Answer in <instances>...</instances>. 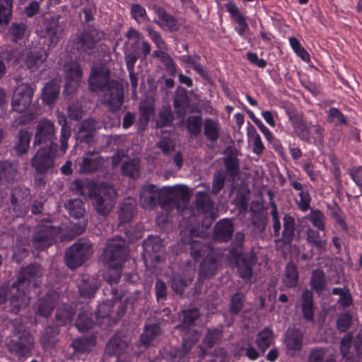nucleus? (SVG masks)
<instances>
[{"instance_id":"46","label":"nucleus","mask_w":362,"mask_h":362,"mask_svg":"<svg viewBox=\"0 0 362 362\" xmlns=\"http://www.w3.org/2000/svg\"><path fill=\"white\" fill-rule=\"evenodd\" d=\"M204 134L209 139L216 140L219 134V128L216 121L208 119L204 122Z\"/></svg>"},{"instance_id":"10","label":"nucleus","mask_w":362,"mask_h":362,"mask_svg":"<svg viewBox=\"0 0 362 362\" xmlns=\"http://www.w3.org/2000/svg\"><path fill=\"white\" fill-rule=\"evenodd\" d=\"M33 90L27 84H21L15 90L12 99V107L16 112L23 113L29 107Z\"/></svg>"},{"instance_id":"6","label":"nucleus","mask_w":362,"mask_h":362,"mask_svg":"<svg viewBox=\"0 0 362 362\" xmlns=\"http://www.w3.org/2000/svg\"><path fill=\"white\" fill-rule=\"evenodd\" d=\"M98 190V194H90L93 204L98 213L106 214L111 211L114 206L116 192L112 187L107 185H100Z\"/></svg>"},{"instance_id":"43","label":"nucleus","mask_w":362,"mask_h":362,"mask_svg":"<svg viewBox=\"0 0 362 362\" xmlns=\"http://www.w3.org/2000/svg\"><path fill=\"white\" fill-rule=\"evenodd\" d=\"M97 128L98 125L94 119H86L81 125L78 132V137L81 139L85 140L89 136H91Z\"/></svg>"},{"instance_id":"26","label":"nucleus","mask_w":362,"mask_h":362,"mask_svg":"<svg viewBox=\"0 0 362 362\" xmlns=\"http://www.w3.org/2000/svg\"><path fill=\"white\" fill-rule=\"evenodd\" d=\"M95 344L93 337H83L72 340L70 347L75 354H84L88 352Z\"/></svg>"},{"instance_id":"37","label":"nucleus","mask_w":362,"mask_h":362,"mask_svg":"<svg viewBox=\"0 0 362 362\" xmlns=\"http://www.w3.org/2000/svg\"><path fill=\"white\" fill-rule=\"evenodd\" d=\"M95 321L88 313H81L76 320L75 327L79 332H86L93 327Z\"/></svg>"},{"instance_id":"63","label":"nucleus","mask_w":362,"mask_h":362,"mask_svg":"<svg viewBox=\"0 0 362 362\" xmlns=\"http://www.w3.org/2000/svg\"><path fill=\"white\" fill-rule=\"evenodd\" d=\"M107 249H123L129 247L127 243L120 237H115L107 243Z\"/></svg>"},{"instance_id":"24","label":"nucleus","mask_w":362,"mask_h":362,"mask_svg":"<svg viewBox=\"0 0 362 362\" xmlns=\"http://www.w3.org/2000/svg\"><path fill=\"white\" fill-rule=\"evenodd\" d=\"M233 231V224L230 220H221L216 226L214 238L218 241H226L231 236Z\"/></svg>"},{"instance_id":"33","label":"nucleus","mask_w":362,"mask_h":362,"mask_svg":"<svg viewBox=\"0 0 362 362\" xmlns=\"http://www.w3.org/2000/svg\"><path fill=\"white\" fill-rule=\"evenodd\" d=\"M247 136L249 143L252 144L253 152L257 155L261 154L264 148V146L256 129L250 123H248L247 128Z\"/></svg>"},{"instance_id":"1","label":"nucleus","mask_w":362,"mask_h":362,"mask_svg":"<svg viewBox=\"0 0 362 362\" xmlns=\"http://www.w3.org/2000/svg\"><path fill=\"white\" fill-rule=\"evenodd\" d=\"M42 276L40 265L29 264L22 267L17 280L11 286L7 284L0 286V307L9 299L11 313L18 314L29 303L28 293L31 288L40 286Z\"/></svg>"},{"instance_id":"5","label":"nucleus","mask_w":362,"mask_h":362,"mask_svg":"<svg viewBox=\"0 0 362 362\" xmlns=\"http://www.w3.org/2000/svg\"><path fill=\"white\" fill-rule=\"evenodd\" d=\"M228 262L237 269L240 278L245 281L250 280L253 275L252 267L257 264V257L255 250L247 254H243V250H229Z\"/></svg>"},{"instance_id":"19","label":"nucleus","mask_w":362,"mask_h":362,"mask_svg":"<svg viewBox=\"0 0 362 362\" xmlns=\"http://www.w3.org/2000/svg\"><path fill=\"white\" fill-rule=\"evenodd\" d=\"M301 311L305 322H314L315 305L313 294L311 291L306 289L301 294Z\"/></svg>"},{"instance_id":"20","label":"nucleus","mask_w":362,"mask_h":362,"mask_svg":"<svg viewBox=\"0 0 362 362\" xmlns=\"http://www.w3.org/2000/svg\"><path fill=\"white\" fill-rule=\"evenodd\" d=\"M127 158H126L124 153L123 151H119L112 157V165L117 166L120 161H122V172L124 174L132 177L139 170V160L137 159H132L127 162Z\"/></svg>"},{"instance_id":"2","label":"nucleus","mask_w":362,"mask_h":362,"mask_svg":"<svg viewBox=\"0 0 362 362\" xmlns=\"http://www.w3.org/2000/svg\"><path fill=\"white\" fill-rule=\"evenodd\" d=\"M129 250H103L100 255V260L107 267L103 273L104 280L110 285L111 300H121L123 293L113 284L119 283L121 279L122 269L124 263L129 257Z\"/></svg>"},{"instance_id":"9","label":"nucleus","mask_w":362,"mask_h":362,"mask_svg":"<svg viewBox=\"0 0 362 362\" xmlns=\"http://www.w3.org/2000/svg\"><path fill=\"white\" fill-rule=\"evenodd\" d=\"M33 347V339L31 334L26 331L13 334L8 344L9 350L15 352L19 356L28 355Z\"/></svg>"},{"instance_id":"53","label":"nucleus","mask_w":362,"mask_h":362,"mask_svg":"<svg viewBox=\"0 0 362 362\" xmlns=\"http://www.w3.org/2000/svg\"><path fill=\"white\" fill-rule=\"evenodd\" d=\"M353 334L351 332L346 333L341 339L340 352L343 358H345L349 354Z\"/></svg>"},{"instance_id":"38","label":"nucleus","mask_w":362,"mask_h":362,"mask_svg":"<svg viewBox=\"0 0 362 362\" xmlns=\"http://www.w3.org/2000/svg\"><path fill=\"white\" fill-rule=\"evenodd\" d=\"M190 283V278L180 274H175L171 279V288L176 293L181 294Z\"/></svg>"},{"instance_id":"15","label":"nucleus","mask_w":362,"mask_h":362,"mask_svg":"<svg viewBox=\"0 0 362 362\" xmlns=\"http://www.w3.org/2000/svg\"><path fill=\"white\" fill-rule=\"evenodd\" d=\"M92 250H66L64 259L66 266L75 269L86 262L92 255Z\"/></svg>"},{"instance_id":"47","label":"nucleus","mask_w":362,"mask_h":362,"mask_svg":"<svg viewBox=\"0 0 362 362\" xmlns=\"http://www.w3.org/2000/svg\"><path fill=\"white\" fill-rule=\"evenodd\" d=\"M294 232V220L291 216H285L284 218V241L288 243L291 240Z\"/></svg>"},{"instance_id":"34","label":"nucleus","mask_w":362,"mask_h":362,"mask_svg":"<svg viewBox=\"0 0 362 362\" xmlns=\"http://www.w3.org/2000/svg\"><path fill=\"white\" fill-rule=\"evenodd\" d=\"M227 11L230 14L231 17L238 23L240 29L238 33L243 34L247 28V25L245 20L244 16L242 15L238 6L232 1L228 2L226 4Z\"/></svg>"},{"instance_id":"42","label":"nucleus","mask_w":362,"mask_h":362,"mask_svg":"<svg viewBox=\"0 0 362 362\" xmlns=\"http://www.w3.org/2000/svg\"><path fill=\"white\" fill-rule=\"evenodd\" d=\"M310 285L316 293L320 294L325 287V274L322 271H314L312 274Z\"/></svg>"},{"instance_id":"48","label":"nucleus","mask_w":362,"mask_h":362,"mask_svg":"<svg viewBox=\"0 0 362 362\" xmlns=\"http://www.w3.org/2000/svg\"><path fill=\"white\" fill-rule=\"evenodd\" d=\"M289 43L294 52L304 62H308L310 61V57L306 50L301 47L299 41L295 37H291L289 39Z\"/></svg>"},{"instance_id":"7","label":"nucleus","mask_w":362,"mask_h":362,"mask_svg":"<svg viewBox=\"0 0 362 362\" xmlns=\"http://www.w3.org/2000/svg\"><path fill=\"white\" fill-rule=\"evenodd\" d=\"M296 134L303 140L309 142L320 143L322 140V130L317 127H310L301 117L289 116Z\"/></svg>"},{"instance_id":"4","label":"nucleus","mask_w":362,"mask_h":362,"mask_svg":"<svg viewBox=\"0 0 362 362\" xmlns=\"http://www.w3.org/2000/svg\"><path fill=\"white\" fill-rule=\"evenodd\" d=\"M182 320L176 325L175 328L185 332L182 337V347L185 353L188 352L199 339V333L192 329L196 320L199 317L200 313L197 308H192L182 310Z\"/></svg>"},{"instance_id":"44","label":"nucleus","mask_w":362,"mask_h":362,"mask_svg":"<svg viewBox=\"0 0 362 362\" xmlns=\"http://www.w3.org/2000/svg\"><path fill=\"white\" fill-rule=\"evenodd\" d=\"M66 207L71 216L76 218L82 217L84 214L85 209L82 201L78 199L70 200L66 204Z\"/></svg>"},{"instance_id":"23","label":"nucleus","mask_w":362,"mask_h":362,"mask_svg":"<svg viewBox=\"0 0 362 362\" xmlns=\"http://www.w3.org/2000/svg\"><path fill=\"white\" fill-rule=\"evenodd\" d=\"M128 349V344L122 338L114 336L107 342L105 351L107 354L119 357Z\"/></svg>"},{"instance_id":"54","label":"nucleus","mask_w":362,"mask_h":362,"mask_svg":"<svg viewBox=\"0 0 362 362\" xmlns=\"http://www.w3.org/2000/svg\"><path fill=\"white\" fill-rule=\"evenodd\" d=\"M308 218L319 230L324 229V216L320 211H312L308 214Z\"/></svg>"},{"instance_id":"29","label":"nucleus","mask_w":362,"mask_h":362,"mask_svg":"<svg viewBox=\"0 0 362 362\" xmlns=\"http://www.w3.org/2000/svg\"><path fill=\"white\" fill-rule=\"evenodd\" d=\"M59 93V83L57 81H50L43 88L42 100L46 104L51 105L57 100Z\"/></svg>"},{"instance_id":"58","label":"nucleus","mask_w":362,"mask_h":362,"mask_svg":"<svg viewBox=\"0 0 362 362\" xmlns=\"http://www.w3.org/2000/svg\"><path fill=\"white\" fill-rule=\"evenodd\" d=\"M299 199L297 200V203L298 207L300 210L305 211L309 209L310 202V197L308 192L301 190L298 193Z\"/></svg>"},{"instance_id":"32","label":"nucleus","mask_w":362,"mask_h":362,"mask_svg":"<svg viewBox=\"0 0 362 362\" xmlns=\"http://www.w3.org/2000/svg\"><path fill=\"white\" fill-rule=\"evenodd\" d=\"M298 272L296 264L290 261L285 269L284 284L288 288H295L298 282Z\"/></svg>"},{"instance_id":"55","label":"nucleus","mask_w":362,"mask_h":362,"mask_svg":"<svg viewBox=\"0 0 362 362\" xmlns=\"http://www.w3.org/2000/svg\"><path fill=\"white\" fill-rule=\"evenodd\" d=\"M325 350L319 347L312 349L309 353L308 362H325Z\"/></svg>"},{"instance_id":"45","label":"nucleus","mask_w":362,"mask_h":362,"mask_svg":"<svg viewBox=\"0 0 362 362\" xmlns=\"http://www.w3.org/2000/svg\"><path fill=\"white\" fill-rule=\"evenodd\" d=\"M115 308V305H112V303H103L99 304L98 306V309L95 311V317L97 320L100 318H107L110 320H112L113 317V309Z\"/></svg>"},{"instance_id":"31","label":"nucleus","mask_w":362,"mask_h":362,"mask_svg":"<svg viewBox=\"0 0 362 362\" xmlns=\"http://www.w3.org/2000/svg\"><path fill=\"white\" fill-rule=\"evenodd\" d=\"M274 339L272 330L269 327H264L260 331L256 338V344L264 353L272 344Z\"/></svg>"},{"instance_id":"11","label":"nucleus","mask_w":362,"mask_h":362,"mask_svg":"<svg viewBox=\"0 0 362 362\" xmlns=\"http://www.w3.org/2000/svg\"><path fill=\"white\" fill-rule=\"evenodd\" d=\"M304 339V333L296 327H289L284 334V345L285 346L286 353L291 355H295L303 349Z\"/></svg>"},{"instance_id":"61","label":"nucleus","mask_w":362,"mask_h":362,"mask_svg":"<svg viewBox=\"0 0 362 362\" xmlns=\"http://www.w3.org/2000/svg\"><path fill=\"white\" fill-rule=\"evenodd\" d=\"M25 25L21 24H13L10 29V33L13 36V40L17 41L23 37L25 33Z\"/></svg>"},{"instance_id":"60","label":"nucleus","mask_w":362,"mask_h":362,"mask_svg":"<svg viewBox=\"0 0 362 362\" xmlns=\"http://www.w3.org/2000/svg\"><path fill=\"white\" fill-rule=\"evenodd\" d=\"M328 118L329 122L337 124H341L346 122L343 115L336 108H331L329 110Z\"/></svg>"},{"instance_id":"41","label":"nucleus","mask_w":362,"mask_h":362,"mask_svg":"<svg viewBox=\"0 0 362 362\" xmlns=\"http://www.w3.org/2000/svg\"><path fill=\"white\" fill-rule=\"evenodd\" d=\"M58 120L62 126L61 131V155H63L68 147L67 141L71 135V128L66 125V119L64 115H59Z\"/></svg>"},{"instance_id":"13","label":"nucleus","mask_w":362,"mask_h":362,"mask_svg":"<svg viewBox=\"0 0 362 362\" xmlns=\"http://www.w3.org/2000/svg\"><path fill=\"white\" fill-rule=\"evenodd\" d=\"M53 148L52 146L49 149L42 148L37 151L33 158V165L39 173H44L54 165Z\"/></svg>"},{"instance_id":"27","label":"nucleus","mask_w":362,"mask_h":362,"mask_svg":"<svg viewBox=\"0 0 362 362\" xmlns=\"http://www.w3.org/2000/svg\"><path fill=\"white\" fill-rule=\"evenodd\" d=\"M59 329L57 327L47 326L42 334L40 341L43 348H52L58 341Z\"/></svg>"},{"instance_id":"51","label":"nucleus","mask_w":362,"mask_h":362,"mask_svg":"<svg viewBox=\"0 0 362 362\" xmlns=\"http://www.w3.org/2000/svg\"><path fill=\"white\" fill-rule=\"evenodd\" d=\"M12 0H1L0 4V23H6L11 14Z\"/></svg>"},{"instance_id":"21","label":"nucleus","mask_w":362,"mask_h":362,"mask_svg":"<svg viewBox=\"0 0 362 362\" xmlns=\"http://www.w3.org/2000/svg\"><path fill=\"white\" fill-rule=\"evenodd\" d=\"M55 130L53 124L49 120H42L37 126L35 144H41L47 141H50Z\"/></svg>"},{"instance_id":"8","label":"nucleus","mask_w":362,"mask_h":362,"mask_svg":"<svg viewBox=\"0 0 362 362\" xmlns=\"http://www.w3.org/2000/svg\"><path fill=\"white\" fill-rule=\"evenodd\" d=\"M216 251L209 250L201 262L198 272L199 280L211 279L216 274L222 262V255L218 254Z\"/></svg>"},{"instance_id":"35","label":"nucleus","mask_w":362,"mask_h":362,"mask_svg":"<svg viewBox=\"0 0 362 362\" xmlns=\"http://www.w3.org/2000/svg\"><path fill=\"white\" fill-rule=\"evenodd\" d=\"M156 21L163 30H175L177 28L174 18L161 9L158 11V18Z\"/></svg>"},{"instance_id":"22","label":"nucleus","mask_w":362,"mask_h":362,"mask_svg":"<svg viewBox=\"0 0 362 362\" xmlns=\"http://www.w3.org/2000/svg\"><path fill=\"white\" fill-rule=\"evenodd\" d=\"M160 334V327L158 324L153 323L146 325L144 332L139 337V343L145 347L150 346Z\"/></svg>"},{"instance_id":"52","label":"nucleus","mask_w":362,"mask_h":362,"mask_svg":"<svg viewBox=\"0 0 362 362\" xmlns=\"http://www.w3.org/2000/svg\"><path fill=\"white\" fill-rule=\"evenodd\" d=\"M155 294L158 303H163L167 299V286L164 281L157 279L155 284Z\"/></svg>"},{"instance_id":"56","label":"nucleus","mask_w":362,"mask_h":362,"mask_svg":"<svg viewBox=\"0 0 362 362\" xmlns=\"http://www.w3.org/2000/svg\"><path fill=\"white\" fill-rule=\"evenodd\" d=\"M45 25L46 27V30H37L38 35L42 37H49L52 43L57 42L59 37L56 33L54 23H52L50 26H48L46 23H45Z\"/></svg>"},{"instance_id":"62","label":"nucleus","mask_w":362,"mask_h":362,"mask_svg":"<svg viewBox=\"0 0 362 362\" xmlns=\"http://www.w3.org/2000/svg\"><path fill=\"white\" fill-rule=\"evenodd\" d=\"M240 350L244 352V354L251 361L257 359L260 356L258 351L250 344H247L245 346H243Z\"/></svg>"},{"instance_id":"30","label":"nucleus","mask_w":362,"mask_h":362,"mask_svg":"<svg viewBox=\"0 0 362 362\" xmlns=\"http://www.w3.org/2000/svg\"><path fill=\"white\" fill-rule=\"evenodd\" d=\"M100 165V159L98 154L90 153L79 163L80 170L83 173H90L95 170Z\"/></svg>"},{"instance_id":"64","label":"nucleus","mask_w":362,"mask_h":362,"mask_svg":"<svg viewBox=\"0 0 362 362\" xmlns=\"http://www.w3.org/2000/svg\"><path fill=\"white\" fill-rule=\"evenodd\" d=\"M146 248L160 249L164 247L161 239L157 236H151L144 241Z\"/></svg>"},{"instance_id":"59","label":"nucleus","mask_w":362,"mask_h":362,"mask_svg":"<svg viewBox=\"0 0 362 362\" xmlns=\"http://www.w3.org/2000/svg\"><path fill=\"white\" fill-rule=\"evenodd\" d=\"M81 47L84 51L88 52V49H92L95 47L96 40L93 39V33H85L81 37Z\"/></svg>"},{"instance_id":"14","label":"nucleus","mask_w":362,"mask_h":362,"mask_svg":"<svg viewBox=\"0 0 362 362\" xmlns=\"http://www.w3.org/2000/svg\"><path fill=\"white\" fill-rule=\"evenodd\" d=\"M80 296L85 299L94 298L98 288V284L96 279L88 274L81 275V281L78 284Z\"/></svg>"},{"instance_id":"39","label":"nucleus","mask_w":362,"mask_h":362,"mask_svg":"<svg viewBox=\"0 0 362 362\" xmlns=\"http://www.w3.org/2000/svg\"><path fill=\"white\" fill-rule=\"evenodd\" d=\"M223 337V332L218 328L209 329L203 339V344L207 348L210 349L216 344Z\"/></svg>"},{"instance_id":"57","label":"nucleus","mask_w":362,"mask_h":362,"mask_svg":"<svg viewBox=\"0 0 362 362\" xmlns=\"http://www.w3.org/2000/svg\"><path fill=\"white\" fill-rule=\"evenodd\" d=\"M188 131L192 134H197L201 130L200 117L193 116L187 120Z\"/></svg>"},{"instance_id":"17","label":"nucleus","mask_w":362,"mask_h":362,"mask_svg":"<svg viewBox=\"0 0 362 362\" xmlns=\"http://www.w3.org/2000/svg\"><path fill=\"white\" fill-rule=\"evenodd\" d=\"M57 298L53 293H47L42 298L38 300L36 303V314L49 317L56 306Z\"/></svg>"},{"instance_id":"49","label":"nucleus","mask_w":362,"mask_h":362,"mask_svg":"<svg viewBox=\"0 0 362 362\" xmlns=\"http://www.w3.org/2000/svg\"><path fill=\"white\" fill-rule=\"evenodd\" d=\"M352 316L348 313L341 314L337 321V328L339 332H345L352 324Z\"/></svg>"},{"instance_id":"50","label":"nucleus","mask_w":362,"mask_h":362,"mask_svg":"<svg viewBox=\"0 0 362 362\" xmlns=\"http://www.w3.org/2000/svg\"><path fill=\"white\" fill-rule=\"evenodd\" d=\"M31 135L26 132H21L19 134L18 141L16 144V150L19 153H24L27 151L30 141Z\"/></svg>"},{"instance_id":"40","label":"nucleus","mask_w":362,"mask_h":362,"mask_svg":"<svg viewBox=\"0 0 362 362\" xmlns=\"http://www.w3.org/2000/svg\"><path fill=\"white\" fill-rule=\"evenodd\" d=\"M245 296L243 293L237 292L230 298L229 311L231 315H237L244 307Z\"/></svg>"},{"instance_id":"36","label":"nucleus","mask_w":362,"mask_h":362,"mask_svg":"<svg viewBox=\"0 0 362 362\" xmlns=\"http://www.w3.org/2000/svg\"><path fill=\"white\" fill-rule=\"evenodd\" d=\"M47 54L44 49H35L26 53V57L24 59L26 64L32 68L42 64L46 59Z\"/></svg>"},{"instance_id":"18","label":"nucleus","mask_w":362,"mask_h":362,"mask_svg":"<svg viewBox=\"0 0 362 362\" xmlns=\"http://www.w3.org/2000/svg\"><path fill=\"white\" fill-rule=\"evenodd\" d=\"M109 98L106 99L109 107L115 110L121 107L123 99V89L120 83L113 81L107 89Z\"/></svg>"},{"instance_id":"12","label":"nucleus","mask_w":362,"mask_h":362,"mask_svg":"<svg viewBox=\"0 0 362 362\" xmlns=\"http://www.w3.org/2000/svg\"><path fill=\"white\" fill-rule=\"evenodd\" d=\"M65 76V93L71 94L78 87L81 78V71L76 62H71L64 66Z\"/></svg>"},{"instance_id":"25","label":"nucleus","mask_w":362,"mask_h":362,"mask_svg":"<svg viewBox=\"0 0 362 362\" xmlns=\"http://www.w3.org/2000/svg\"><path fill=\"white\" fill-rule=\"evenodd\" d=\"M75 315V310L73 306L68 304H63L56 311L55 320L59 326H64L72 322Z\"/></svg>"},{"instance_id":"16","label":"nucleus","mask_w":362,"mask_h":362,"mask_svg":"<svg viewBox=\"0 0 362 362\" xmlns=\"http://www.w3.org/2000/svg\"><path fill=\"white\" fill-rule=\"evenodd\" d=\"M109 70L105 66L92 69L89 78L90 89L97 91L107 83Z\"/></svg>"},{"instance_id":"28","label":"nucleus","mask_w":362,"mask_h":362,"mask_svg":"<svg viewBox=\"0 0 362 362\" xmlns=\"http://www.w3.org/2000/svg\"><path fill=\"white\" fill-rule=\"evenodd\" d=\"M40 232L42 233V235L36 237L35 241L44 243L43 246L50 247L52 246L51 242L54 237L57 238L58 233H60V230L46 224L40 228Z\"/></svg>"},{"instance_id":"3","label":"nucleus","mask_w":362,"mask_h":362,"mask_svg":"<svg viewBox=\"0 0 362 362\" xmlns=\"http://www.w3.org/2000/svg\"><path fill=\"white\" fill-rule=\"evenodd\" d=\"M161 194L172 195L185 199L188 197L189 189L184 185L166 186L161 189H158L155 185L145 186L141 191V206L146 209H152L156 206V199Z\"/></svg>"}]
</instances>
